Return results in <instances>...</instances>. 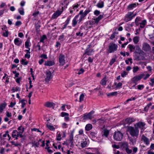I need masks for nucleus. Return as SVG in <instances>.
Listing matches in <instances>:
<instances>
[{
  "instance_id": "nucleus-1",
  "label": "nucleus",
  "mask_w": 154,
  "mask_h": 154,
  "mask_svg": "<svg viewBox=\"0 0 154 154\" xmlns=\"http://www.w3.org/2000/svg\"><path fill=\"white\" fill-rule=\"evenodd\" d=\"M128 129V131L131 136L134 137H137L139 131L137 128H134L131 127H129Z\"/></svg>"
},
{
  "instance_id": "nucleus-2",
  "label": "nucleus",
  "mask_w": 154,
  "mask_h": 154,
  "mask_svg": "<svg viewBox=\"0 0 154 154\" xmlns=\"http://www.w3.org/2000/svg\"><path fill=\"white\" fill-rule=\"evenodd\" d=\"M123 134L119 131H115L114 133L113 138L117 141H121L122 139Z\"/></svg>"
},
{
  "instance_id": "nucleus-3",
  "label": "nucleus",
  "mask_w": 154,
  "mask_h": 154,
  "mask_svg": "<svg viewBox=\"0 0 154 154\" xmlns=\"http://www.w3.org/2000/svg\"><path fill=\"white\" fill-rule=\"evenodd\" d=\"M90 11L89 10H86L84 12H83V10L80 11L78 14L81 15L79 20V22H81L82 20H83L84 17L86 16V15Z\"/></svg>"
},
{
  "instance_id": "nucleus-4",
  "label": "nucleus",
  "mask_w": 154,
  "mask_h": 154,
  "mask_svg": "<svg viewBox=\"0 0 154 154\" xmlns=\"http://www.w3.org/2000/svg\"><path fill=\"white\" fill-rule=\"evenodd\" d=\"M117 45L113 43H110L109 46L108 51L109 53L113 52L117 50Z\"/></svg>"
},
{
  "instance_id": "nucleus-5",
  "label": "nucleus",
  "mask_w": 154,
  "mask_h": 154,
  "mask_svg": "<svg viewBox=\"0 0 154 154\" xmlns=\"http://www.w3.org/2000/svg\"><path fill=\"white\" fill-rule=\"evenodd\" d=\"M144 75V74H141L139 75L136 76L132 78L131 80L133 83L135 84V85H137V81L140 80Z\"/></svg>"
},
{
  "instance_id": "nucleus-6",
  "label": "nucleus",
  "mask_w": 154,
  "mask_h": 154,
  "mask_svg": "<svg viewBox=\"0 0 154 154\" xmlns=\"http://www.w3.org/2000/svg\"><path fill=\"white\" fill-rule=\"evenodd\" d=\"M94 112L93 111H92L88 113H85L84 114L83 116V118L84 119H91L93 118V115L94 113Z\"/></svg>"
},
{
  "instance_id": "nucleus-7",
  "label": "nucleus",
  "mask_w": 154,
  "mask_h": 154,
  "mask_svg": "<svg viewBox=\"0 0 154 154\" xmlns=\"http://www.w3.org/2000/svg\"><path fill=\"white\" fill-rule=\"evenodd\" d=\"M142 49L146 52L149 51L151 50L150 46L146 42H144L142 44Z\"/></svg>"
},
{
  "instance_id": "nucleus-8",
  "label": "nucleus",
  "mask_w": 154,
  "mask_h": 154,
  "mask_svg": "<svg viewBox=\"0 0 154 154\" xmlns=\"http://www.w3.org/2000/svg\"><path fill=\"white\" fill-rule=\"evenodd\" d=\"M101 131L102 136L107 137L109 133V131L105 128L104 126L102 128H101Z\"/></svg>"
},
{
  "instance_id": "nucleus-9",
  "label": "nucleus",
  "mask_w": 154,
  "mask_h": 154,
  "mask_svg": "<svg viewBox=\"0 0 154 154\" xmlns=\"http://www.w3.org/2000/svg\"><path fill=\"white\" fill-rule=\"evenodd\" d=\"M59 61L61 65L63 66L65 63V56L64 55L60 54L59 56Z\"/></svg>"
},
{
  "instance_id": "nucleus-10",
  "label": "nucleus",
  "mask_w": 154,
  "mask_h": 154,
  "mask_svg": "<svg viewBox=\"0 0 154 154\" xmlns=\"http://www.w3.org/2000/svg\"><path fill=\"white\" fill-rule=\"evenodd\" d=\"M46 75L45 81L46 82H49L50 80L52 78V73L50 71H47L46 72Z\"/></svg>"
},
{
  "instance_id": "nucleus-11",
  "label": "nucleus",
  "mask_w": 154,
  "mask_h": 154,
  "mask_svg": "<svg viewBox=\"0 0 154 154\" xmlns=\"http://www.w3.org/2000/svg\"><path fill=\"white\" fill-rule=\"evenodd\" d=\"M145 124L144 123L142 122H139L137 124V126L138 128L141 129V132H142L143 131L145 128L144 126Z\"/></svg>"
},
{
  "instance_id": "nucleus-12",
  "label": "nucleus",
  "mask_w": 154,
  "mask_h": 154,
  "mask_svg": "<svg viewBox=\"0 0 154 154\" xmlns=\"http://www.w3.org/2000/svg\"><path fill=\"white\" fill-rule=\"evenodd\" d=\"M88 48L87 49H86L85 51V53L83 54V56H84L85 54H87L88 55H91V53L92 52V50L91 49H89V48L90 47L91 45H88Z\"/></svg>"
},
{
  "instance_id": "nucleus-13",
  "label": "nucleus",
  "mask_w": 154,
  "mask_h": 154,
  "mask_svg": "<svg viewBox=\"0 0 154 154\" xmlns=\"http://www.w3.org/2000/svg\"><path fill=\"white\" fill-rule=\"evenodd\" d=\"M133 13L131 12H128L126 15L125 17L127 19V21H128L131 20L132 18L134 17L135 15H132Z\"/></svg>"
},
{
  "instance_id": "nucleus-14",
  "label": "nucleus",
  "mask_w": 154,
  "mask_h": 154,
  "mask_svg": "<svg viewBox=\"0 0 154 154\" xmlns=\"http://www.w3.org/2000/svg\"><path fill=\"white\" fill-rule=\"evenodd\" d=\"M103 18V15H100L99 17L96 18H94L93 19L94 21L93 23L94 24H97L99 21L101 20L102 18Z\"/></svg>"
},
{
  "instance_id": "nucleus-15",
  "label": "nucleus",
  "mask_w": 154,
  "mask_h": 154,
  "mask_svg": "<svg viewBox=\"0 0 154 154\" xmlns=\"http://www.w3.org/2000/svg\"><path fill=\"white\" fill-rule=\"evenodd\" d=\"M142 140L143 141L144 143L146 144H149V140L144 135H143L141 138Z\"/></svg>"
},
{
  "instance_id": "nucleus-16",
  "label": "nucleus",
  "mask_w": 154,
  "mask_h": 154,
  "mask_svg": "<svg viewBox=\"0 0 154 154\" xmlns=\"http://www.w3.org/2000/svg\"><path fill=\"white\" fill-rule=\"evenodd\" d=\"M136 52L139 54H143L144 53V52L138 46H137L135 47Z\"/></svg>"
},
{
  "instance_id": "nucleus-17",
  "label": "nucleus",
  "mask_w": 154,
  "mask_h": 154,
  "mask_svg": "<svg viewBox=\"0 0 154 154\" xmlns=\"http://www.w3.org/2000/svg\"><path fill=\"white\" fill-rule=\"evenodd\" d=\"M79 17V14L76 15L72 20V25L73 26H75L77 24L78 21L77 19Z\"/></svg>"
},
{
  "instance_id": "nucleus-18",
  "label": "nucleus",
  "mask_w": 154,
  "mask_h": 154,
  "mask_svg": "<svg viewBox=\"0 0 154 154\" xmlns=\"http://www.w3.org/2000/svg\"><path fill=\"white\" fill-rule=\"evenodd\" d=\"M73 134L72 133L69 136V139L67 141V143L71 144H73Z\"/></svg>"
},
{
  "instance_id": "nucleus-19",
  "label": "nucleus",
  "mask_w": 154,
  "mask_h": 154,
  "mask_svg": "<svg viewBox=\"0 0 154 154\" xmlns=\"http://www.w3.org/2000/svg\"><path fill=\"white\" fill-rule=\"evenodd\" d=\"M44 105L46 107L50 108L54 106L55 104L52 102H47L45 103Z\"/></svg>"
},
{
  "instance_id": "nucleus-20",
  "label": "nucleus",
  "mask_w": 154,
  "mask_h": 154,
  "mask_svg": "<svg viewBox=\"0 0 154 154\" xmlns=\"http://www.w3.org/2000/svg\"><path fill=\"white\" fill-rule=\"evenodd\" d=\"M55 64L54 61H48L45 62L44 65L46 66H51Z\"/></svg>"
},
{
  "instance_id": "nucleus-21",
  "label": "nucleus",
  "mask_w": 154,
  "mask_h": 154,
  "mask_svg": "<svg viewBox=\"0 0 154 154\" xmlns=\"http://www.w3.org/2000/svg\"><path fill=\"white\" fill-rule=\"evenodd\" d=\"M14 43L16 45L20 46L22 43V41L19 38H16L14 40Z\"/></svg>"
},
{
  "instance_id": "nucleus-22",
  "label": "nucleus",
  "mask_w": 154,
  "mask_h": 154,
  "mask_svg": "<svg viewBox=\"0 0 154 154\" xmlns=\"http://www.w3.org/2000/svg\"><path fill=\"white\" fill-rule=\"evenodd\" d=\"M61 14V12L60 11H57L54 13L52 16V18L53 19L59 16Z\"/></svg>"
},
{
  "instance_id": "nucleus-23",
  "label": "nucleus",
  "mask_w": 154,
  "mask_h": 154,
  "mask_svg": "<svg viewBox=\"0 0 154 154\" xmlns=\"http://www.w3.org/2000/svg\"><path fill=\"white\" fill-rule=\"evenodd\" d=\"M137 6L136 4L133 3L130 4L128 7L127 8L128 10H131L134 8L135 7Z\"/></svg>"
},
{
  "instance_id": "nucleus-24",
  "label": "nucleus",
  "mask_w": 154,
  "mask_h": 154,
  "mask_svg": "<svg viewBox=\"0 0 154 154\" xmlns=\"http://www.w3.org/2000/svg\"><path fill=\"white\" fill-rule=\"evenodd\" d=\"M6 105V103L2 104L0 105V113L2 112L4 109L5 108Z\"/></svg>"
},
{
  "instance_id": "nucleus-25",
  "label": "nucleus",
  "mask_w": 154,
  "mask_h": 154,
  "mask_svg": "<svg viewBox=\"0 0 154 154\" xmlns=\"http://www.w3.org/2000/svg\"><path fill=\"white\" fill-rule=\"evenodd\" d=\"M92 125L91 124H88L86 125L85 129L86 131H88L92 128Z\"/></svg>"
},
{
  "instance_id": "nucleus-26",
  "label": "nucleus",
  "mask_w": 154,
  "mask_h": 154,
  "mask_svg": "<svg viewBox=\"0 0 154 154\" xmlns=\"http://www.w3.org/2000/svg\"><path fill=\"white\" fill-rule=\"evenodd\" d=\"M99 8H102L104 6V2L103 1H101L98 3L97 5Z\"/></svg>"
},
{
  "instance_id": "nucleus-27",
  "label": "nucleus",
  "mask_w": 154,
  "mask_h": 154,
  "mask_svg": "<svg viewBox=\"0 0 154 154\" xmlns=\"http://www.w3.org/2000/svg\"><path fill=\"white\" fill-rule=\"evenodd\" d=\"M134 121V119L133 118H127L125 119L126 122L130 124L131 122Z\"/></svg>"
},
{
  "instance_id": "nucleus-28",
  "label": "nucleus",
  "mask_w": 154,
  "mask_h": 154,
  "mask_svg": "<svg viewBox=\"0 0 154 154\" xmlns=\"http://www.w3.org/2000/svg\"><path fill=\"white\" fill-rule=\"evenodd\" d=\"M49 145H46V147L45 148V149H47L48 152L50 153H51L53 152V150L51 149L52 148H51L49 146H48Z\"/></svg>"
},
{
  "instance_id": "nucleus-29",
  "label": "nucleus",
  "mask_w": 154,
  "mask_h": 154,
  "mask_svg": "<svg viewBox=\"0 0 154 154\" xmlns=\"http://www.w3.org/2000/svg\"><path fill=\"white\" fill-rule=\"evenodd\" d=\"M133 42L135 44H137L139 41V37L138 36H135L133 39Z\"/></svg>"
},
{
  "instance_id": "nucleus-30",
  "label": "nucleus",
  "mask_w": 154,
  "mask_h": 154,
  "mask_svg": "<svg viewBox=\"0 0 154 154\" xmlns=\"http://www.w3.org/2000/svg\"><path fill=\"white\" fill-rule=\"evenodd\" d=\"M18 133V131L17 130H14L12 132V137L13 138H16L17 137V133Z\"/></svg>"
},
{
  "instance_id": "nucleus-31",
  "label": "nucleus",
  "mask_w": 154,
  "mask_h": 154,
  "mask_svg": "<svg viewBox=\"0 0 154 154\" xmlns=\"http://www.w3.org/2000/svg\"><path fill=\"white\" fill-rule=\"evenodd\" d=\"M106 82V78H103L100 81V83L103 85H105Z\"/></svg>"
},
{
  "instance_id": "nucleus-32",
  "label": "nucleus",
  "mask_w": 154,
  "mask_h": 154,
  "mask_svg": "<svg viewBox=\"0 0 154 154\" xmlns=\"http://www.w3.org/2000/svg\"><path fill=\"white\" fill-rule=\"evenodd\" d=\"M128 47L129 48V50L131 52H132L133 50L135 49V47L131 45H129Z\"/></svg>"
},
{
  "instance_id": "nucleus-33",
  "label": "nucleus",
  "mask_w": 154,
  "mask_h": 154,
  "mask_svg": "<svg viewBox=\"0 0 154 154\" xmlns=\"http://www.w3.org/2000/svg\"><path fill=\"white\" fill-rule=\"evenodd\" d=\"M98 121L100 124H103L105 122V119L104 118H102L98 119Z\"/></svg>"
},
{
  "instance_id": "nucleus-34",
  "label": "nucleus",
  "mask_w": 154,
  "mask_h": 154,
  "mask_svg": "<svg viewBox=\"0 0 154 154\" xmlns=\"http://www.w3.org/2000/svg\"><path fill=\"white\" fill-rule=\"evenodd\" d=\"M9 32L8 31L6 30H5L3 33L2 35L3 36L5 37H8V35Z\"/></svg>"
},
{
  "instance_id": "nucleus-35",
  "label": "nucleus",
  "mask_w": 154,
  "mask_h": 154,
  "mask_svg": "<svg viewBox=\"0 0 154 154\" xmlns=\"http://www.w3.org/2000/svg\"><path fill=\"white\" fill-rule=\"evenodd\" d=\"M118 94V92L117 91H115L112 92L110 93L107 95L108 96H115Z\"/></svg>"
},
{
  "instance_id": "nucleus-36",
  "label": "nucleus",
  "mask_w": 154,
  "mask_h": 154,
  "mask_svg": "<svg viewBox=\"0 0 154 154\" xmlns=\"http://www.w3.org/2000/svg\"><path fill=\"white\" fill-rule=\"evenodd\" d=\"M129 140L130 141V143L134 144L136 143V140L135 139H133L131 138H129Z\"/></svg>"
},
{
  "instance_id": "nucleus-37",
  "label": "nucleus",
  "mask_w": 154,
  "mask_h": 154,
  "mask_svg": "<svg viewBox=\"0 0 154 154\" xmlns=\"http://www.w3.org/2000/svg\"><path fill=\"white\" fill-rule=\"evenodd\" d=\"M26 60L22 59L21 60V64L23 65H27V64L28 63V61H25Z\"/></svg>"
},
{
  "instance_id": "nucleus-38",
  "label": "nucleus",
  "mask_w": 154,
  "mask_h": 154,
  "mask_svg": "<svg viewBox=\"0 0 154 154\" xmlns=\"http://www.w3.org/2000/svg\"><path fill=\"white\" fill-rule=\"evenodd\" d=\"M25 100H24V99H23L22 100H21L20 101V102L22 103V105H21V107L22 108H23L26 105V103H25L24 102V101H25Z\"/></svg>"
},
{
  "instance_id": "nucleus-39",
  "label": "nucleus",
  "mask_w": 154,
  "mask_h": 154,
  "mask_svg": "<svg viewBox=\"0 0 154 154\" xmlns=\"http://www.w3.org/2000/svg\"><path fill=\"white\" fill-rule=\"evenodd\" d=\"M17 129L19 131H20L19 132H21L22 133H23L24 131V128L22 127L21 126L19 127Z\"/></svg>"
},
{
  "instance_id": "nucleus-40",
  "label": "nucleus",
  "mask_w": 154,
  "mask_h": 154,
  "mask_svg": "<svg viewBox=\"0 0 154 154\" xmlns=\"http://www.w3.org/2000/svg\"><path fill=\"white\" fill-rule=\"evenodd\" d=\"M84 95L83 94H82L80 96L79 98V101L81 102L84 100Z\"/></svg>"
},
{
  "instance_id": "nucleus-41",
  "label": "nucleus",
  "mask_w": 154,
  "mask_h": 154,
  "mask_svg": "<svg viewBox=\"0 0 154 154\" xmlns=\"http://www.w3.org/2000/svg\"><path fill=\"white\" fill-rule=\"evenodd\" d=\"M46 38V37L45 35H43L42 37L41 38V39L40 41V42H44V40Z\"/></svg>"
},
{
  "instance_id": "nucleus-42",
  "label": "nucleus",
  "mask_w": 154,
  "mask_h": 154,
  "mask_svg": "<svg viewBox=\"0 0 154 154\" xmlns=\"http://www.w3.org/2000/svg\"><path fill=\"white\" fill-rule=\"evenodd\" d=\"M114 84L115 85H116V87L117 88L121 87L122 85V84L121 82H119L118 84H117L115 82L114 83Z\"/></svg>"
},
{
  "instance_id": "nucleus-43",
  "label": "nucleus",
  "mask_w": 154,
  "mask_h": 154,
  "mask_svg": "<svg viewBox=\"0 0 154 154\" xmlns=\"http://www.w3.org/2000/svg\"><path fill=\"white\" fill-rule=\"evenodd\" d=\"M139 69V67L137 66H134L133 67V72H137L138 70Z\"/></svg>"
},
{
  "instance_id": "nucleus-44",
  "label": "nucleus",
  "mask_w": 154,
  "mask_h": 154,
  "mask_svg": "<svg viewBox=\"0 0 154 154\" xmlns=\"http://www.w3.org/2000/svg\"><path fill=\"white\" fill-rule=\"evenodd\" d=\"M116 61V58H113L109 63V64L112 65Z\"/></svg>"
},
{
  "instance_id": "nucleus-45",
  "label": "nucleus",
  "mask_w": 154,
  "mask_h": 154,
  "mask_svg": "<svg viewBox=\"0 0 154 154\" xmlns=\"http://www.w3.org/2000/svg\"><path fill=\"white\" fill-rule=\"evenodd\" d=\"M61 115L62 116L64 117L66 116H68L69 114L67 113L62 112L61 113Z\"/></svg>"
},
{
  "instance_id": "nucleus-46",
  "label": "nucleus",
  "mask_w": 154,
  "mask_h": 154,
  "mask_svg": "<svg viewBox=\"0 0 154 154\" xmlns=\"http://www.w3.org/2000/svg\"><path fill=\"white\" fill-rule=\"evenodd\" d=\"M125 149L126 150V152L130 154V153H131V152H132V150L131 149H129L128 148H125Z\"/></svg>"
},
{
  "instance_id": "nucleus-47",
  "label": "nucleus",
  "mask_w": 154,
  "mask_h": 154,
  "mask_svg": "<svg viewBox=\"0 0 154 154\" xmlns=\"http://www.w3.org/2000/svg\"><path fill=\"white\" fill-rule=\"evenodd\" d=\"M144 86L143 85H138L137 86V88L139 90H141L143 88Z\"/></svg>"
},
{
  "instance_id": "nucleus-48",
  "label": "nucleus",
  "mask_w": 154,
  "mask_h": 154,
  "mask_svg": "<svg viewBox=\"0 0 154 154\" xmlns=\"http://www.w3.org/2000/svg\"><path fill=\"white\" fill-rule=\"evenodd\" d=\"M71 16H69L67 20H66V24H68L69 23V21H70V19H71Z\"/></svg>"
},
{
  "instance_id": "nucleus-49",
  "label": "nucleus",
  "mask_w": 154,
  "mask_h": 154,
  "mask_svg": "<svg viewBox=\"0 0 154 154\" xmlns=\"http://www.w3.org/2000/svg\"><path fill=\"white\" fill-rule=\"evenodd\" d=\"M127 74V72L125 71H123L121 74L122 77H124L125 76H126Z\"/></svg>"
},
{
  "instance_id": "nucleus-50",
  "label": "nucleus",
  "mask_w": 154,
  "mask_h": 154,
  "mask_svg": "<svg viewBox=\"0 0 154 154\" xmlns=\"http://www.w3.org/2000/svg\"><path fill=\"white\" fill-rule=\"evenodd\" d=\"M77 36H82L83 35V33L81 32V31H80L79 32L76 33V34Z\"/></svg>"
},
{
  "instance_id": "nucleus-51",
  "label": "nucleus",
  "mask_w": 154,
  "mask_h": 154,
  "mask_svg": "<svg viewBox=\"0 0 154 154\" xmlns=\"http://www.w3.org/2000/svg\"><path fill=\"white\" fill-rule=\"evenodd\" d=\"M84 71V69H81L78 73V74L79 75H80L82 73H83Z\"/></svg>"
},
{
  "instance_id": "nucleus-52",
  "label": "nucleus",
  "mask_w": 154,
  "mask_h": 154,
  "mask_svg": "<svg viewBox=\"0 0 154 154\" xmlns=\"http://www.w3.org/2000/svg\"><path fill=\"white\" fill-rule=\"evenodd\" d=\"M48 128L51 130H54V128L53 126L52 125H48Z\"/></svg>"
},
{
  "instance_id": "nucleus-53",
  "label": "nucleus",
  "mask_w": 154,
  "mask_h": 154,
  "mask_svg": "<svg viewBox=\"0 0 154 154\" xmlns=\"http://www.w3.org/2000/svg\"><path fill=\"white\" fill-rule=\"evenodd\" d=\"M61 139V135L60 134H59L57 136L56 139L57 140H60Z\"/></svg>"
},
{
  "instance_id": "nucleus-54",
  "label": "nucleus",
  "mask_w": 154,
  "mask_h": 154,
  "mask_svg": "<svg viewBox=\"0 0 154 154\" xmlns=\"http://www.w3.org/2000/svg\"><path fill=\"white\" fill-rule=\"evenodd\" d=\"M41 57L45 59H47V55L45 54H42L40 56Z\"/></svg>"
},
{
  "instance_id": "nucleus-55",
  "label": "nucleus",
  "mask_w": 154,
  "mask_h": 154,
  "mask_svg": "<svg viewBox=\"0 0 154 154\" xmlns=\"http://www.w3.org/2000/svg\"><path fill=\"white\" fill-rule=\"evenodd\" d=\"M100 11L98 10H95L94 12V14L97 16L98 15L100 14Z\"/></svg>"
},
{
  "instance_id": "nucleus-56",
  "label": "nucleus",
  "mask_w": 154,
  "mask_h": 154,
  "mask_svg": "<svg viewBox=\"0 0 154 154\" xmlns=\"http://www.w3.org/2000/svg\"><path fill=\"white\" fill-rule=\"evenodd\" d=\"M116 32H114L111 35L110 38L111 39H113L115 37Z\"/></svg>"
},
{
  "instance_id": "nucleus-57",
  "label": "nucleus",
  "mask_w": 154,
  "mask_h": 154,
  "mask_svg": "<svg viewBox=\"0 0 154 154\" xmlns=\"http://www.w3.org/2000/svg\"><path fill=\"white\" fill-rule=\"evenodd\" d=\"M29 42L28 41H26L25 43V46L26 48H28L29 46Z\"/></svg>"
},
{
  "instance_id": "nucleus-58",
  "label": "nucleus",
  "mask_w": 154,
  "mask_h": 154,
  "mask_svg": "<svg viewBox=\"0 0 154 154\" xmlns=\"http://www.w3.org/2000/svg\"><path fill=\"white\" fill-rule=\"evenodd\" d=\"M12 90L13 91V92H14L15 91H17L20 90V88L19 87H17L15 88V90H14L13 88L12 89Z\"/></svg>"
},
{
  "instance_id": "nucleus-59",
  "label": "nucleus",
  "mask_w": 154,
  "mask_h": 154,
  "mask_svg": "<svg viewBox=\"0 0 154 154\" xmlns=\"http://www.w3.org/2000/svg\"><path fill=\"white\" fill-rule=\"evenodd\" d=\"M21 24V23L20 21H17L15 23V25L16 26H19Z\"/></svg>"
},
{
  "instance_id": "nucleus-60",
  "label": "nucleus",
  "mask_w": 154,
  "mask_h": 154,
  "mask_svg": "<svg viewBox=\"0 0 154 154\" xmlns=\"http://www.w3.org/2000/svg\"><path fill=\"white\" fill-rule=\"evenodd\" d=\"M6 115L8 117H11L12 116L11 113H9L8 112H6Z\"/></svg>"
},
{
  "instance_id": "nucleus-61",
  "label": "nucleus",
  "mask_w": 154,
  "mask_h": 154,
  "mask_svg": "<svg viewBox=\"0 0 154 154\" xmlns=\"http://www.w3.org/2000/svg\"><path fill=\"white\" fill-rule=\"evenodd\" d=\"M32 131H37L38 132H40V133L41 132V131H40L39 129H37L36 128H34L32 129Z\"/></svg>"
},
{
  "instance_id": "nucleus-62",
  "label": "nucleus",
  "mask_w": 154,
  "mask_h": 154,
  "mask_svg": "<svg viewBox=\"0 0 154 154\" xmlns=\"http://www.w3.org/2000/svg\"><path fill=\"white\" fill-rule=\"evenodd\" d=\"M150 81L152 82V83H150V85L152 86H153L154 84V78L152 79H151Z\"/></svg>"
},
{
  "instance_id": "nucleus-63",
  "label": "nucleus",
  "mask_w": 154,
  "mask_h": 154,
  "mask_svg": "<svg viewBox=\"0 0 154 154\" xmlns=\"http://www.w3.org/2000/svg\"><path fill=\"white\" fill-rule=\"evenodd\" d=\"M58 148L59 149H61L62 151H64L63 148L62 147L61 145H58Z\"/></svg>"
},
{
  "instance_id": "nucleus-64",
  "label": "nucleus",
  "mask_w": 154,
  "mask_h": 154,
  "mask_svg": "<svg viewBox=\"0 0 154 154\" xmlns=\"http://www.w3.org/2000/svg\"><path fill=\"white\" fill-rule=\"evenodd\" d=\"M39 13V12L38 11H37L33 13L32 15L34 17H36L38 14Z\"/></svg>"
}]
</instances>
